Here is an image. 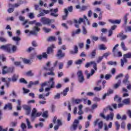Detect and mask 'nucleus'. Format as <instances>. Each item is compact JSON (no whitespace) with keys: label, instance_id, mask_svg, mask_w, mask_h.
Returning a JSON list of instances; mask_svg holds the SVG:
<instances>
[{"label":"nucleus","instance_id":"a19ab883","mask_svg":"<svg viewBox=\"0 0 131 131\" xmlns=\"http://www.w3.org/2000/svg\"><path fill=\"white\" fill-rule=\"evenodd\" d=\"M26 121L27 122V126H28V128L29 129H30L32 128V126H31V125L30 124V122L29 121V120L28 119H26Z\"/></svg>","mask_w":131,"mask_h":131},{"label":"nucleus","instance_id":"6e6d98bb","mask_svg":"<svg viewBox=\"0 0 131 131\" xmlns=\"http://www.w3.org/2000/svg\"><path fill=\"white\" fill-rule=\"evenodd\" d=\"M111 77H112V75L110 74H107L105 76L104 78L106 79V80H109Z\"/></svg>","mask_w":131,"mask_h":131},{"label":"nucleus","instance_id":"5701e85b","mask_svg":"<svg viewBox=\"0 0 131 131\" xmlns=\"http://www.w3.org/2000/svg\"><path fill=\"white\" fill-rule=\"evenodd\" d=\"M54 70H55L54 67H52L50 69H49V71H50V72L47 73L48 75H52V76H55V74L53 72Z\"/></svg>","mask_w":131,"mask_h":131},{"label":"nucleus","instance_id":"4d7b16f0","mask_svg":"<svg viewBox=\"0 0 131 131\" xmlns=\"http://www.w3.org/2000/svg\"><path fill=\"white\" fill-rule=\"evenodd\" d=\"M82 33L84 34V35H86V33H88V31L86 30V29H85V27H82Z\"/></svg>","mask_w":131,"mask_h":131},{"label":"nucleus","instance_id":"a211bd4d","mask_svg":"<svg viewBox=\"0 0 131 131\" xmlns=\"http://www.w3.org/2000/svg\"><path fill=\"white\" fill-rule=\"evenodd\" d=\"M130 58H131V53L129 52L127 54H125L123 55V59L125 60V62H126V61H127V58L128 59H130Z\"/></svg>","mask_w":131,"mask_h":131},{"label":"nucleus","instance_id":"f3484780","mask_svg":"<svg viewBox=\"0 0 131 131\" xmlns=\"http://www.w3.org/2000/svg\"><path fill=\"white\" fill-rule=\"evenodd\" d=\"M38 83H39V82L37 80V81H35L34 82H32V81H30L29 84L28 85V88H31V86H32V85H37V84H38Z\"/></svg>","mask_w":131,"mask_h":131},{"label":"nucleus","instance_id":"72a5a7b5","mask_svg":"<svg viewBox=\"0 0 131 131\" xmlns=\"http://www.w3.org/2000/svg\"><path fill=\"white\" fill-rule=\"evenodd\" d=\"M122 102L125 105H129V104H130V98L125 99Z\"/></svg>","mask_w":131,"mask_h":131},{"label":"nucleus","instance_id":"423d86ee","mask_svg":"<svg viewBox=\"0 0 131 131\" xmlns=\"http://www.w3.org/2000/svg\"><path fill=\"white\" fill-rule=\"evenodd\" d=\"M83 119V117L80 115V116H79V117H78V119L74 120L73 124L71 128V129H73V130H76V129L77 128V125L78 123H79V120H82Z\"/></svg>","mask_w":131,"mask_h":131},{"label":"nucleus","instance_id":"052dcab7","mask_svg":"<svg viewBox=\"0 0 131 131\" xmlns=\"http://www.w3.org/2000/svg\"><path fill=\"white\" fill-rule=\"evenodd\" d=\"M102 3V1H95L93 3V5L94 6H97V5H101Z\"/></svg>","mask_w":131,"mask_h":131},{"label":"nucleus","instance_id":"dca6fc26","mask_svg":"<svg viewBox=\"0 0 131 131\" xmlns=\"http://www.w3.org/2000/svg\"><path fill=\"white\" fill-rule=\"evenodd\" d=\"M12 39L13 41L16 42V45H19V41L21 40V38L19 36H14L12 37Z\"/></svg>","mask_w":131,"mask_h":131},{"label":"nucleus","instance_id":"e433bc0d","mask_svg":"<svg viewBox=\"0 0 131 131\" xmlns=\"http://www.w3.org/2000/svg\"><path fill=\"white\" fill-rule=\"evenodd\" d=\"M19 77V76L18 75H14L11 79V81L13 82H16V80H18V78Z\"/></svg>","mask_w":131,"mask_h":131},{"label":"nucleus","instance_id":"49530a36","mask_svg":"<svg viewBox=\"0 0 131 131\" xmlns=\"http://www.w3.org/2000/svg\"><path fill=\"white\" fill-rule=\"evenodd\" d=\"M19 82H20L21 83H25V84H27L28 83L27 81H26V80H25L24 78H21V79H20Z\"/></svg>","mask_w":131,"mask_h":131},{"label":"nucleus","instance_id":"f704fd0d","mask_svg":"<svg viewBox=\"0 0 131 131\" xmlns=\"http://www.w3.org/2000/svg\"><path fill=\"white\" fill-rule=\"evenodd\" d=\"M55 48V45H52L51 47L48 48L47 50V54H52L53 52V49Z\"/></svg>","mask_w":131,"mask_h":131},{"label":"nucleus","instance_id":"e2e57ef3","mask_svg":"<svg viewBox=\"0 0 131 131\" xmlns=\"http://www.w3.org/2000/svg\"><path fill=\"white\" fill-rule=\"evenodd\" d=\"M100 50H107V47H105V45H101L99 46Z\"/></svg>","mask_w":131,"mask_h":131},{"label":"nucleus","instance_id":"69168bd1","mask_svg":"<svg viewBox=\"0 0 131 131\" xmlns=\"http://www.w3.org/2000/svg\"><path fill=\"white\" fill-rule=\"evenodd\" d=\"M23 61L24 63H25V64H29L30 63V60H28V59H27L25 58H24L23 59Z\"/></svg>","mask_w":131,"mask_h":131},{"label":"nucleus","instance_id":"de8ad7c7","mask_svg":"<svg viewBox=\"0 0 131 131\" xmlns=\"http://www.w3.org/2000/svg\"><path fill=\"white\" fill-rule=\"evenodd\" d=\"M27 23H28V19H26L23 23V25L25 26V28H28L29 27V25H27Z\"/></svg>","mask_w":131,"mask_h":131},{"label":"nucleus","instance_id":"a18cd8bd","mask_svg":"<svg viewBox=\"0 0 131 131\" xmlns=\"http://www.w3.org/2000/svg\"><path fill=\"white\" fill-rule=\"evenodd\" d=\"M0 41L5 43L8 41V40L4 37L0 36Z\"/></svg>","mask_w":131,"mask_h":131},{"label":"nucleus","instance_id":"ea45409f","mask_svg":"<svg viewBox=\"0 0 131 131\" xmlns=\"http://www.w3.org/2000/svg\"><path fill=\"white\" fill-rule=\"evenodd\" d=\"M114 99V100L116 101L118 103H120V102H121V98L119 97L118 95H116Z\"/></svg>","mask_w":131,"mask_h":131},{"label":"nucleus","instance_id":"7c9ffc66","mask_svg":"<svg viewBox=\"0 0 131 131\" xmlns=\"http://www.w3.org/2000/svg\"><path fill=\"white\" fill-rule=\"evenodd\" d=\"M118 47H119V45L117 44L115 46V47L113 49L112 52H113L114 57H117V55H116V52H115V50H116V48Z\"/></svg>","mask_w":131,"mask_h":131},{"label":"nucleus","instance_id":"13d9d810","mask_svg":"<svg viewBox=\"0 0 131 131\" xmlns=\"http://www.w3.org/2000/svg\"><path fill=\"white\" fill-rule=\"evenodd\" d=\"M125 32H130L131 33V26H127L125 29Z\"/></svg>","mask_w":131,"mask_h":131},{"label":"nucleus","instance_id":"7ed1b4c3","mask_svg":"<svg viewBox=\"0 0 131 131\" xmlns=\"http://www.w3.org/2000/svg\"><path fill=\"white\" fill-rule=\"evenodd\" d=\"M84 19L86 20V22H87L88 25H90V21H89L88 17H86L85 15H83V18H80L79 20H77V19H74V22L75 24V27L76 28H78V27H79V24L82 23V22H84Z\"/></svg>","mask_w":131,"mask_h":131},{"label":"nucleus","instance_id":"680f3d73","mask_svg":"<svg viewBox=\"0 0 131 131\" xmlns=\"http://www.w3.org/2000/svg\"><path fill=\"white\" fill-rule=\"evenodd\" d=\"M98 127L99 128H100V129H101V128H103V121H101L98 123Z\"/></svg>","mask_w":131,"mask_h":131},{"label":"nucleus","instance_id":"864d4df0","mask_svg":"<svg viewBox=\"0 0 131 131\" xmlns=\"http://www.w3.org/2000/svg\"><path fill=\"white\" fill-rule=\"evenodd\" d=\"M81 102H82V99H76L75 100V104H80V103H81Z\"/></svg>","mask_w":131,"mask_h":131},{"label":"nucleus","instance_id":"37998d69","mask_svg":"<svg viewBox=\"0 0 131 131\" xmlns=\"http://www.w3.org/2000/svg\"><path fill=\"white\" fill-rule=\"evenodd\" d=\"M42 30H43L44 32H45L46 33H49V32L52 31L51 29L48 28L47 27H43L42 28Z\"/></svg>","mask_w":131,"mask_h":131},{"label":"nucleus","instance_id":"ddd939ff","mask_svg":"<svg viewBox=\"0 0 131 131\" xmlns=\"http://www.w3.org/2000/svg\"><path fill=\"white\" fill-rule=\"evenodd\" d=\"M23 108L26 111V115H29L31 112V107L28 105H24Z\"/></svg>","mask_w":131,"mask_h":131},{"label":"nucleus","instance_id":"20e7f679","mask_svg":"<svg viewBox=\"0 0 131 131\" xmlns=\"http://www.w3.org/2000/svg\"><path fill=\"white\" fill-rule=\"evenodd\" d=\"M43 12L45 15H46L47 14H49V13H50V12H52L50 13V16H52V17H55V18H57L58 17V16H59V14L57 13H58V12H59L58 8H56L54 9H51L50 10H43Z\"/></svg>","mask_w":131,"mask_h":131},{"label":"nucleus","instance_id":"0eeeda50","mask_svg":"<svg viewBox=\"0 0 131 131\" xmlns=\"http://www.w3.org/2000/svg\"><path fill=\"white\" fill-rule=\"evenodd\" d=\"M78 80L80 83H83V81H84V76H83V74L82 73V71H78L77 73Z\"/></svg>","mask_w":131,"mask_h":131},{"label":"nucleus","instance_id":"8fccbe9b","mask_svg":"<svg viewBox=\"0 0 131 131\" xmlns=\"http://www.w3.org/2000/svg\"><path fill=\"white\" fill-rule=\"evenodd\" d=\"M26 74L27 76H33V75H34L33 73H32V71H29L27 72V73H26Z\"/></svg>","mask_w":131,"mask_h":131},{"label":"nucleus","instance_id":"412c9836","mask_svg":"<svg viewBox=\"0 0 131 131\" xmlns=\"http://www.w3.org/2000/svg\"><path fill=\"white\" fill-rule=\"evenodd\" d=\"M64 13L65 15L62 16V20H66V19H67V17H68L69 14L68 10L67 9V8L64 9Z\"/></svg>","mask_w":131,"mask_h":131},{"label":"nucleus","instance_id":"39448f33","mask_svg":"<svg viewBox=\"0 0 131 131\" xmlns=\"http://www.w3.org/2000/svg\"><path fill=\"white\" fill-rule=\"evenodd\" d=\"M100 116L107 121H108V120H113V118L114 117V113L111 112L110 113V114L105 116L103 113H101L100 114Z\"/></svg>","mask_w":131,"mask_h":131},{"label":"nucleus","instance_id":"cd10ccee","mask_svg":"<svg viewBox=\"0 0 131 131\" xmlns=\"http://www.w3.org/2000/svg\"><path fill=\"white\" fill-rule=\"evenodd\" d=\"M37 58L39 60H41L42 58L47 59L48 58V54L46 53H43L42 55L38 56Z\"/></svg>","mask_w":131,"mask_h":131},{"label":"nucleus","instance_id":"bf43d9fd","mask_svg":"<svg viewBox=\"0 0 131 131\" xmlns=\"http://www.w3.org/2000/svg\"><path fill=\"white\" fill-rule=\"evenodd\" d=\"M60 97H61V94L60 93H57L56 95H55L54 96V99L55 100H56L57 99H60Z\"/></svg>","mask_w":131,"mask_h":131},{"label":"nucleus","instance_id":"6ab92c4d","mask_svg":"<svg viewBox=\"0 0 131 131\" xmlns=\"http://www.w3.org/2000/svg\"><path fill=\"white\" fill-rule=\"evenodd\" d=\"M12 108L13 107H12V103H8L5 104L4 107V110H7V109H8L9 110H12Z\"/></svg>","mask_w":131,"mask_h":131},{"label":"nucleus","instance_id":"58836bf2","mask_svg":"<svg viewBox=\"0 0 131 131\" xmlns=\"http://www.w3.org/2000/svg\"><path fill=\"white\" fill-rule=\"evenodd\" d=\"M127 16H128V13L126 14L123 18L124 25H126L127 23Z\"/></svg>","mask_w":131,"mask_h":131},{"label":"nucleus","instance_id":"79ce46f5","mask_svg":"<svg viewBox=\"0 0 131 131\" xmlns=\"http://www.w3.org/2000/svg\"><path fill=\"white\" fill-rule=\"evenodd\" d=\"M69 92V88H67L62 92H61V95L63 96H67V93Z\"/></svg>","mask_w":131,"mask_h":131},{"label":"nucleus","instance_id":"c85d7f7f","mask_svg":"<svg viewBox=\"0 0 131 131\" xmlns=\"http://www.w3.org/2000/svg\"><path fill=\"white\" fill-rule=\"evenodd\" d=\"M8 67L7 66H4L3 68V70H2V74H3V75H5V74H7L8 73Z\"/></svg>","mask_w":131,"mask_h":131},{"label":"nucleus","instance_id":"603ef678","mask_svg":"<svg viewBox=\"0 0 131 131\" xmlns=\"http://www.w3.org/2000/svg\"><path fill=\"white\" fill-rule=\"evenodd\" d=\"M107 64L108 65H114L115 66H116L117 62H116V61H110L107 62Z\"/></svg>","mask_w":131,"mask_h":131},{"label":"nucleus","instance_id":"4c0bfd02","mask_svg":"<svg viewBox=\"0 0 131 131\" xmlns=\"http://www.w3.org/2000/svg\"><path fill=\"white\" fill-rule=\"evenodd\" d=\"M90 45H91V39H88L86 40V44L85 45L86 50H89V49H90Z\"/></svg>","mask_w":131,"mask_h":131},{"label":"nucleus","instance_id":"2eb2a0df","mask_svg":"<svg viewBox=\"0 0 131 131\" xmlns=\"http://www.w3.org/2000/svg\"><path fill=\"white\" fill-rule=\"evenodd\" d=\"M53 122L54 124H56V122L57 123V125H58L59 126H61L62 125V122L61 121V120L58 119L57 120V117H54L53 118Z\"/></svg>","mask_w":131,"mask_h":131},{"label":"nucleus","instance_id":"f257e3e1","mask_svg":"<svg viewBox=\"0 0 131 131\" xmlns=\"http://www.w3.org/2000/svg\"><path fill=\"white\" fill-rule=\"evenodd\" d=\"M1 50H4L9 54H14L17 51V46L11 44L3 45L0 47Z\"/></svg>","mask_w":131,"mask_h":131},{"label":"nucleus","instance_id":"09e8293b","mask_svg":"<svg viewBox=\"0 0 131 131\" xmlns=\"http://www.w3.org/2000/svg\"><path fill=\"white\" fill-rule=\"evenodd\" d=\"M48 113H49L47 111L44 112L42 114V117H43L44 118H48Z\"/></svg>","mask_w":131,"mask_h":131},{"label":"nucleus","instance_id":"9d476101","mask_svg":"<svg viewBox=\"0 0 131 131\" xmlns=\"http://www.w3.org/2000/svg\"><path fill=\"white\" fill-rule=\"evenodd\" d=\"M91 65H93V68L95 70L97 71V63L95 61H91L90 62H87L85 65L86 68H89Z\"/></svg>","mask_w":131,"mask_h":131},{"label":"nucleus","instance_id":"9b49d317","mask_svg":"<svg viewBox=\"0 0 131 131\" xmlns=\"http://www.w3.org/2000/svg\"><path fill=\"white\" fill-rule=\"evenodd\" d=\"M73 49H74V51L73 50L70 51V54H71V55H76V54H78V47L77 45H74Z\"/></svg>","mask_w":131,"mask_h":131},{"label":"nucleus","instance_id":"c03bdc74","mask_svg":"<svg viewBox=\"0 0 131 131\" xmlns=\"http://www.w3.org/2000/svg\"><path fill=\"white\" fill-rule=\"evenodd\" d=\"M48 41H56V37L51 36L47 39Z\"/></svg>","mask_w":131,"mask_h":131},{"label":"nucleus","instance_id":"393cba45","mask_svg":"<svg viewBox=\"0 0 131 131\" xmlns=\"http://www.w3.org/2000/svg\"><path fill=\"white\" fill-rule=\"evenodd\" d=\"M123 33L121 32L118 35V37H121V40H124V39H125L126 38H127V35H123Z\"/></svg>","mask_w":131,"mask_h":131},{"label":"nucleus","instance_id":"1a4fd4ad","mask_svg":"<svg viewBox=\"0 0 131 131\" xmlns=\"http://www.w3.org/2000/svg\"><path fill=\"white\" fill-rule=\"evenodd\" d=\"M54 78H51L47 82V86L49 88L54 89L55 88V81H54Z\"/></svg>","mask_w":131,"mask_h":131},{"label":"nucleus","instance_id":"5fc2aeb1","mask_svg":"<svg viewBox=\"0 0 131 131\" xmlns=\"http://www.w3.org/2000/svg\"><path fill=\"white\" fill-rule=\"evenodd\" d=\"M38 98L40 100H44L45 101H46V100H47L46 99V97H45V96H43L42 94L39 95Z\"/></svg>","mask_w":131,"mask_h":131},{"label":"nucleus","instance_id":"c756f323","mask_svg":"<svg viewBox=\"0 0 131 131\" xmlns=\"http://www.w3.org/2000/svg\"><path fill=\"white\" fill-rule=\"evenodd\" d=\"M99 39L101 41H103L104 42H107L108 41V40H107V37L103 36V33L101 34V36L100 37Z\"/></svg>","mask_w":131,"mask_h":131},{"label":"nucleus","instance_id":"2f4dec72","mask_svg":"<svg viewBox=\"0 0 131 131\" xmlns=\"http://www.w3.org/2000/svg\"><path fill=\"white\" fill-rule=\"evenodd\" d=\"M120 84H121V80H119L117 83L114 84V89H118L120 86Z\"/></svg>","mask_w":131,"mask_h":131},{"label":"nucleus","instance_id":"bb28decb","mask_svg":"<svg viewBox=\"0 0 131 131\" xmlns=\"http://www.w3.org/2000/svg\"><path fill=\"white\" fill-rule=\"evenodd\" d=\"M120 46L122 48V50H123V51H126L128 50V49L126 47H125V44L124 43V42H123V41L121 42Z\"/></svg>","mask_w":131,"mask_h":131},{"label":"nucleus","instance_id":"6e6552de","mask_svg":"<svg viewBox=\"0 0 131 131\" xmlns=\"http://www.w3.org/2000/svg\"><path fill=\"white\" fill-rule=\"evenodd\" d=\"M37 112V111L36 110V108H33L31 114L32 119V118H33V117H39V116H40V115L42 114V112H39L38 113Z\"/></svg>","mask_w":131,"mask_h":131},{"label":"nucleus","instance_id":"473e14b6","mask_svg":"<svg viewBox=\"0 0 131 131\" xmlns=\"http://www.w3.org/2000/svg\"><path fill=\"white\" fill-rule=\"evenodd\" d=\"M95 74V70L94 69H91V73H89L86 76L87 79H90L91 76H93Z\"/></svg>","mask_w":131,"mask_h":131},{"label":"nucleus","instance_id":"aec40b11","mask_svg":"<svg viewBox=\"0 0 131 131\" xmlns=\"http://www.w3.org/2000/svg\"><path fill=\"white\" fill-rule=\"evenodd\" d=\"M83 107V105L82 104H80L78 106V115H82V114H83V111H82V108Z\"/></svg>","mask_w":131,"mask_h":131},{"label":"nucleus","instance_id":"4be33fe9","mask_svg":"<svg viewBox=\"0 0 131 131\" xmlns=\"http://www.w3.org/2000/svg\"><path fill=\"white\" fill-rule=\"evenodd\" d=\"M108 21L110 22V23H112V24H120V23L121 22V20L120 19H109Z\"/></svg>","mask_w":131,"mask_h":131},{"label":"nucleus","instance_id":"4468645a","mask_svg":"<svg viewBox=\"0 0 131 131\" xmlns=\"http://www.w3.org/2000/svg\"><path fill=\"white\" fill-rule=\"evenodd\" d=\"M57 57L59 59H61V58H64L65 57V53L62 52V50H58L57 54Z\"/></svg>","mask_w":131,"mask_h":131},{"label":"nucleus","instance_id":"774afa93","mask_svg":"<svg viewBox=\"0 0 131 131\" xmlns=\"http://www.w3.org/2000/svg\"><path fill=\"white\" fill-rule=\"evenodd\" d=\"M94 91H96V92H99L102 90V86L100 87H95L94 88Z\"/></svg>","mask_w":131,"mask_h":131},{"label":"nucleus","instance_id":"b1692460","mask_svg":"<svg viewBox=\"0 0 131 131\" xmlns=\"http://www.w3.org/2000/svg\"><path fill=\"white\" fill-rule=\"evenodd\" d=\"M81 30L80 29H77L76 31H73L72 32V36L73 37L74 36H75L76 34H79V33H80L81 32Z\"/></svg>","mask_w":131,"mask_h":131},{"label":"nucleus","instance_id":"f8f14e48","mask_svg":"<svg viewBox=\"0 0 131 131\" xmlns=\"http://www.w3.org/2000/svg\"><path fill=\"white\" fill-rule=\"evenodd\" d=\"M40 21L44 25H50V19L46 17H42Z\"/></svg>","mask_w":131,"mask_h":131},{"label":"nucleus","instance_id":"a878e982","mask_svg":"<svg viewBox=\"0 0 131 131\" xmlns=\"http://www.w3.org/2000/svg\"><path fill=\"white\" fill-rule=\"evenodd\" d=\"M120 46L122 48V50H123V51H126L128 50V49L126 47H125V44L124 43V42H123V41L121 42Z\"/></svg>","mask_w":131,"mask_h":131},{"label":"nucleus","instance_id":"0e129e2a","mask_svg":"<svg viewBox=\"0 0 131 131\" xmlns=\"http://www.w3.org/2000/svg\"><path fill=\"white\" fill-rule=\"evenodd\" d=\"M81 63H82V60L81 59H79L75 62V64H76V65H80Z\"/></svg>","mask_w":131,"mask_h":131},{"label":"nucleus","instance_id":"3c124183","mask_svg":"<svg viewBox=\"0 0 131 131\" xmlns=\"http://www.w3.org/2000/svg\"><path fill=\"white\" fill-rule=\"evenodd\" d=\"M124 63H127V60H125L123 58L121 59V67H123L124 66Z\"/></svg>","mask_w":131,"mask_h":131},{"label":"nucleus","instance_id":"f03ea898","mask_svg":"<svg viewBox=\"0 0 131 131\" xmlns=\"http://www.w3.org/2000/svg\"><path fill=\"white\" fill-rule=\"evenodd\" d=\"M42 25L40 23L37 22L35 24V26L32 28V30L30 31V34L32 35H37V33L40 31V28Z\"/></svg>","mask_w":131,"mask_h":131},{"label":"nucleus","instance_id":"c9c22d12","mask_svg":"<svg viewBox=\"0 0 131 131\" xmlns=\"http://www.w3.org/2000/svg\"><path fill=\"white\" fill-rule=\"evenodd\" d=\"M96 51L97 50L96 49H94L91 53V59H94V58H95V57H96V54H97Z\"/></svg>","mask_w":131,"mask_h":131},{"label":"nucleus","instance_id":"338daca9","mask_svg":"<svg viewBox=\"0 0 131 131\" xmlns=\"http://www.w3.org/2000/svg\"><path fill=\"white\" fill-rule=\"evenodd\" d=\"M115 125L116 126V130H118V129H119V127H120V125H119V123H118V122L116 121L115 122Z\"/></svg>","mask_w":131,"mask_h":131}]
</instances>
